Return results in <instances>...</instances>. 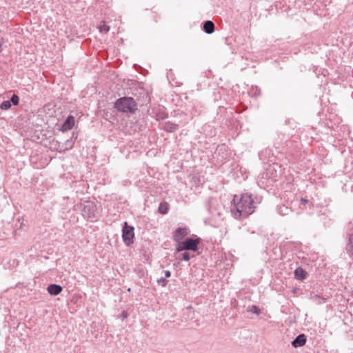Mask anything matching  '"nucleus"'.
I'll list each match as a JSON object with an SVG mask.
<instances>
[{
  "label": "nucleus",
  "instance_id": "nucleus-1",
  "mask_svg": "<svg viewBox=\"0 0 353 353\" xmlns=\"http://www.w3.org/2000/svg\"><path fill=\"white\" fill-rule=\"evenodd\" d=\"M233 206L231 212L236 219L245 218L254 212V210L262 201V196L248 193L235 195L233 199Z\"/></svg>",
  "mask_w": 353,
  "mask_h": 353
},
{
  "label": "nucleus",
  "instance_id": "nucleus-2",
  "mask_svg": "<svg viewBox=\"0 0 353 353\" xmlns=\"http://www.w3.org/2000/svg\"><path fill=\"white\" fill-rule=\"evenodd\" d=\"M114 108L123 112H134L137 110V103L132 97H121L114 103Z\"/></svg>",
  "mask_w": 353,
  "mask_h": 353
},
{
  "label": "nucleus",
  "instance_id": "nucleus-3",
  "mask_svg": "<svg viewBox=\"0 0 353 353\" xmlns=\"http://www.w3.org/2000/svg\"><path fill=\"white\" fill-rule=\"evenodd\" d=\"M201 239L199 237L195 239L188 237L184 241H182L177 244L176 251L179 252L183 250H192L196 252L199 250L198 245Z\"/></svg>",
  "mask_w": 353,
  "mask_h": 353
},
{
  "label": "nucleus",
  "instance_id": "nucleus-4",
  "mask_svg": "<svg viewBox=\"0 0 353 353\" xmlns=\"http://www.w3.org/2000/svg\"><path fill=\"white\" fill-rule=\"evenodd\" d=\"M81 213L83 216L88 219H93L97 217V208L94 203L92 201H85L81 204Z\"/></svg>",
  "mask_w": 353,
  "mask_h": 353
},
{
  "label": "nucleus",
  "instance_id": "nucleus-5",
  "mask_svg": "<svg viewBox=\"0 0 353 353\" xmlns=\"http://www.w3.org/2000/svg\"><path fill=\"white\" fill-rule=\"evenodd\" d=\"M134 228L133 226L129 225L128 223L125 221L123 223V226L122 228V238L124 243L127 246H130L133 243V239L134 237Z\"/></svg>",
  "mask_w": 353,
  "mask_h": 353
},
{
  "label": "nucleus",
  "instance_id": "nucleus-6",
  "mask_svg": "<svg viewBox=\"0 0 353 353\" xmlns=\"http://www.w3.org/2000/svg\"><path fill=\"white\" fill-rule=\"evenodd\" d=\"M189 232L190 230L187 228H177L173 235L174 241L179 243L189 234Z\"/></svg>",
  "mask_w": 353,
  "mask_h": 353
},
{
  "label": "nucleus",
  "instance_id": "nucleus-7",
  "mask_svg": "<svg viewBox=\"0 0 353 353\" xmlns=\"http://www.w3.org/2000/svg\"><path fill=\"white\" fill-rule=\"evenodd\" d=\"M74 125V118L73 116H68L63 123L61 125L60 130L62 132L70 130L72 128Z\"/></svg>",
  "mask_w": 353,
  "mask_h": 353
},
{
  "label": "nucleus",
  "instance_id": "nucleus-8",
  "mask_svg": "<svg viewBox=\"0 0 353 353\" xmlns=\"http://www.w3.org/2000/svg\"><path fill=\"white\" fill-rule=\"evenodd\" d=\"M307 339L304 334L298 335L292 342V345L295 347L303 346L306 343Z\"/></svg>",
  "mask_w": 353,
  "mask_h": 353
},
{
  "label": "nucleus",
  "instance_id": "nucleus-9",
  "mask_svg": "<svg viewBox=\"0 0 353 353\" xmlns=\"http://www.w3.org/2000/svg\"><path fill=\"white\" fill-rule=\"evenodd\" d=\"M48 292L50 294L56 296L61 292L63 288L61 285L57 284H50L48 286Z\"/></svg>",
  "mask_w": 353,
  "mask_h": 353
},
{
  "label": "nucleus",
  "instance_id": "nucleus-10",
  "mask_svg": "<svg viewBox=\"0 0 353 353\" xmlns=\"http://www.w3.org/2000/svg\"><path fill=\"white\" fill-rule=\"evenodd\" d=\"M203 30L207 34H212L214 31V24L212 21H205L203 24Z\"/></svg>",
  "mask_w": 353,
  "mask_h": 353
},
{
  "label": "nucleus",
  "instance_id": "nucleus-11",
  "mask_svg": "<svg viewBox=\"0 0 353 353\" xmlns=\"http://www.w3.org/2000/svg\"><path fill=\"white\" fill-rule=\"evenodd\" d=\"M163 130L168 132H174L178 130V125L171 121H167L163 125Z\"/></svg>",
  "mask_w": 353,
  "mask_h": 353
},
{
  "label": "nucleus",
  "instance_id": "nucleus-12",
  "mask_svg": "<svg viewBox=\"0 0 353 353\" xmlns=\"http://www.w3.org/2000/svg\"><path fill=\"white\" fill-rule=\"evenodd\" d=\"M306 272L301 267L294 270V277L298 280L303 281L306 278Z\"/></svg>",
  "mask_w": 353,
  "mask_h": 353
},
{
  "label": "nucleus",
  "instance_id": "nucleus-13",
  "mask_svg": "<svg viewBox=\"0 0 353 353\" xmlns=\"http://www.w3.org/2000/svg\"><path fill=\"white\" fill-rule=\"evenodd\" d=\"M345 250L350 256L353 257V234H350Z\"/></svg>",
  "mask_w": 353,
  "mask_h": 353
},
{
  "label": "nucleus",
  "instance_id": "nucleus-14",
  "mask_svg": "<svg viewBox=\"0 0 353 353\" xmlns=\"http://www.w3.org/2000/svg\"><path fill=\"white\" fill-rule=\"evenodd\" d=\"M290 212H292L291 209L290 208H288V206H285L284 205H282V206L279 207V208H278L279 214L282 215V216L288 215V214H289V213Z\"/></svg>",
  "mask_w": 353,
  "mask_h": 353
},
{
  "label": "nucleus",
  "instance_id": "nucleus-15",
  "mask_svg": "<svg viewBox=\"0 0 353 353\" xmlns=\"http://www.w3.org/2000/svg\"><path fill=\"white\" fill-rule=\"evenodd\" d=\"M168 211V204L167 203H161L159 207V212L162 214H165Z\"/></svg>",
  "mask_w": 353,
  "mask_h": 353
},
{
  "label": "nucleus",
  "instance_id": "nucleus-16",
  "mask_svg": "<svg viewBox=\"0 0 353 353\" xmlns=\"http://www.w3.org/2000/svg\"><path fill=\"white\" fill-rule=\"evenodd\" d=\"M99 30L101 33H107L110 30V26H107L105 22H102L99 26Z\"/></svg>",
  "mask_w": 353,
  "mask_h": 353
},
{
  "label": "nucleus",
  "instance_id": "nucleus-17",
  "mask_svg": "<svg viewBox=\"0 0 353 353\" xmlns=\"http://www.w3.org/2000/svg\"><path fill=\"white\" fill-rule=\"evenodd\" d=\"M11 103L10 101L8 100V101H3L1 105H0V108L2 110H7L8 109H10L11 108Z\"/></svg>",
  "mask_w": 353,
  "mask_h": 353
},
{
  "label": "nucleus",
  "instance_id": "nucleus-18",
  "mask_svg": "<svg viewBox=\"0 0 353 353\" xmlns=\"http://www.w3.org/2000/svg\"><path fill=\"white\" fill-rule=\"evenodd\" d=\"M9 101H10L11 104L12 103L13 105H17L19 104V97L17 94H13Z\"/></svg>",
  "mask_w": 353,
  "mask_h": 353
},
{
  "label": "nucleus",
  "instance_id": "nucleus-19",
  "mask_svg": "<svg viewBox=\"0 0 353 353\" xmlns=\"http://www.w3.org/2000/svg\"><path fill=\"white\" fill-rule=\"evenodd\" d=\"M179 259L188 261L190 259V255L188 252H184L181 254V257H179Z\"/></svg>",
  "mask_w": 353,
  "mask_h": 353
},
{
  "label": "nucleus",
  "instance_id": "nucleus-20",
  "mask_svg": "<svg viewBox=\"0 0 353 353\" xmlns=\"http://www.w3.org/2000/svg\"><path fill=\"white\" fill-rule=\"evenodd\" d=\"M157 282L159 285H161L163 287H165L168 283V281L164 277H161V278L157 280Z\"/></svg>",
  "mask_w": 353,
  "mask_h": 353
},
{
  "label": "nucleus",
  "instance_id": "nucleus-21",
  "mask_svg": "<svg viewBox=\"0 0 353 353\" xmlns=\"http://www.w3.org/2000/svg\"><path fill=\"white\" fill-rule=\"evenodd\" d=\"M251 94L254 97L259 96L261 94V90L258 88H252L251 90Z\"/></svg>",
  "mask_w": 353,
  "mask_h": 353
},
{
  "label": "nucleus",
  "instance_id": "nucleus-22",
  "mask_svg": "<svg viewBox=\"0 0 353 353\" xmlns=\"http://www.w3.org/2000/svg\"><path fill=\"white\" fill-rule=\"evenodd\" d=\"M250 311L254 314H259L260 313V310L259 308L256 306V305H252L251 308H250Z\"/></svg>",
  "mask_w": 353,
  "mask_h": 353
},
{
  "label": "nucleus",
  "instance_id": "nucleus-23",
  "mask_svg": "<svg viewBox=\"0 0 353 353\" xmlns=\"http://www.w3.org/2000/svg\"><path fill=\"white\" fill-rule=\"evenodd\" d=\"M308 203V200L305 198L301 199V205H306Z\"/></svg>",
  "mask_w": 353,
  "mask_h": 353
},
{
  "label": "nucleus",
  "instance_id": "nucleus-24",
  "mask_svg": "<svg viewBox=\"0 0 353 353\" xmlns=\"http://www.w3.org/2000/svg\"><path fill=\"white\" fill-rule=\"evenodd\" d=\"M165 278H169L171 276V272L169 270L164 271Z\"/></svg>",
  "mask_w": 353,
  "mask_h": 353
}]
</instances>
